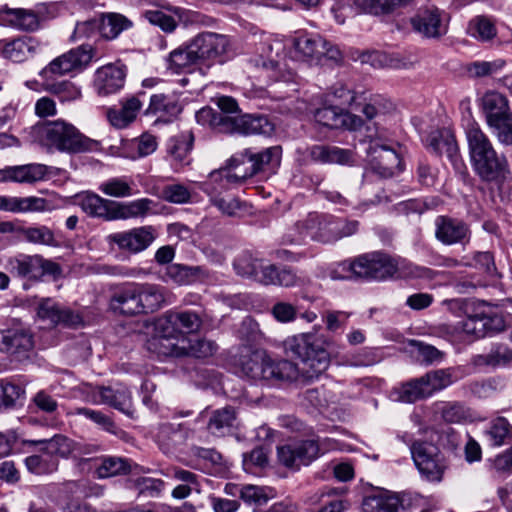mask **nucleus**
Listing matches in <instances>:
<instances>
[{"instance_id":"nucleus-12","label":"nucleus","mask_w":512,"mask_h":512,"mask_svg":"<svg viewBox=\"0 0 512 512\" xmlns=\"http://www.w3.org/2000/svg\"><path fill=\"white\" fill-rule=\"evenodd\" d=\"M324 451L317 439H307L296 442L293 445H283L277 448L279 462L290 469L299 470L300 467L308 466Z\"/></svg>"},{"instance_id":"nucleus-55","label":"nucleus","mask_w":512,"mask_h":512,"mask_svg":"<svg viewBox=\"0 0 512 512\" xmlns=\"http://www.w3.org/2000/svg\"><path fill=\"white\" fill-rule=\"evenodd\" d=\"M323 222H320L317 214H309L305 219L296 223L295 227L298 231V237L291 240L292 243H299L306 237L319 240L320 228Z\"/></svg>"},{"instance_id":"nucleus-59","label":"nucleus","mask_w":512,"mask_h":512,"mask_svg":"<svg viewBox=\"0 0 512 512\" xmlns=\"http://www.w3.org/2000/svg\"><path fill=\"white\" fill-rule=\"evenodd\" d=\"M302 405L307 410V413L324 414L328 407V399L325 391L308 389L303 395Z\"/></svg>"},{"instance_id":"nucleus-53","label":"nucleus","mask_w":512,"mask_h":512,"mask_svg":"<svg viewBox=\"0 0 512 512\" xmlns=\"http://www.w3.org/2000/svg\"><path fill=\"white\" fill-rule=\"evenodd\" d=\"M174 319L178 326L179 334L182 338L184 334L197 332L202 326V318L195 311H176L173 310Z\"/></svg>"},{"instance_id":"nucleus-36","label":"nucleus","mask_w":512,"mask_h":512,"mask_svg":"<svg viewBox=\"0 0 512 512\" xmlns=\"http://www.w3.org/2000/svg\"><path fill=\"white\" fill-rule=\"evenodd\" d=\"M328 41L317 34H300L293 40L295 50L305 59L320 60Z\"/></svg>"},{"instance_id":"nucleus-30","label":"nucleus","mask_w":512,"mask_h":512,"mask_svg":"<svg viewBox=\"0 0 512 512\" xmlns=\"http://www.w3.org/2000/svg\"><path fill=\"white\" fill-rule=\"evenodd\" d=\"M308 153L312 161L321 164L348 165L354 161L351 150L337 146L317 144L310 147Z\"/></svg>"},{"instance_id":"nucleus-35","label":"nucleus","mask_w":512,"mask_h":512,"mask_svg":"<svg viewBox=\"0 0 512 512\" xmlns=\"http://www.w3.org/2000/svg\"><path fill=\"white\" fill-rule=\"evenodd\" d=\"M155 203L149 198H140L130 202H118L115 204V220H127L132 218H144L153 213Z\"/></svg>"},{"instance_id":"nucleus-3","label":"nucleus","mask_w":512,"mask_h":512,"mask_svg":"<svg viewBox=\"0 0 512 512\" xmlns=\"http://www.w3.org/2000/svg\"><path fill=\"white\" fill-rule=\"evenodd\" d=\"M165 288L150 283H126L112 293L109 307L112 312L123 316H137L153 313L166 302Z\"/></svg>"},{"instance_id":"nucleus-25","label":"nucleus","mask_w":512,"mask_h":512,"mask_svg":"<svg viewBox=\"0 0 512 512\" xmlns=\"http://www.w3.org/2000/svg\"><path fill=\"white\" fill-rule=\"evenodd\" d=\"M47 174V166L38 163L9 166L0 169V182L13 181L33 184L41 181Z\"/></svg>"},{"instance_id":"nucleus-61","label":"nucleus","mask_w":512,"mask_h":512,"mask_svg":"<svg viewBox=\"0 0 512 512\" xmlns=\"http://www.w3.org/2000/svg\"><path fill=\"white\" fill-rule=\"evenodd\" d=\"M129 471V464L122 458L109 457L102 461L97 467L96 473L99 478L113 477L125 474Z\"/></svg>"},{"instance_id":"nucleus-15","label":"nucleus","mask_w":512,"mask_h":512,"mask_svg":"<svg viewBox=\"0 0 512 512\" xmlns=\"http://www.w3.org/2000/svg\"><path fill=\"white\" fill-rule=\"evenodd\" d=\"M366 152L372 171L382 178L392 177L400 167V156L379 138H370Z\"/></svg>"},{"instance_id":"nucleus-41","label":"nucleus","mask_w":512,"mask_h":512,"mask_svg":"<svg viewBox=\"0 0 512 512\" xmlns=\"http://www.w3.org/2000/svg\"><path fill=\"white\" fill-rule=\"evenodd\" d=\"M142 107L138 97H131L123 102L121 109L108 111L110 123L117 128H124L133 122Z\"/></svg>"},{"instance_id":"nucleus-9","label":"nucleus","mask_w":512,"mask_h":512,"mask_svg":"<svg viewBox=\"0 0 512 512\" xmlns=\"http://www.w3.org/2000/svg\"><path fill=\"white\" fill-rule=\"evenodd\" d=\"M7 271L16 278L40 281L43 276H59L61 267L58 263L45 259L39 254H19L10 257L6 264Z\"/></svg>"},{"instance_id":"nucleus-34","label":"nucleus","mask_w":512,"mask_h":512,"mask_svg":"<svg viewBox=\"0 0 512 512\" xmlns=\"http://www.w3.org/2000/svg\"><path fill=\"white\" fill-rule=\"evenodd\" d=\"M359 223L356 220L331 219L323 222L320 228L319 240L333 242L356 233Z\"/></svg>"},{"instance_id":"nucleus-50","label":"nucleus","mask_w":512,"mask_h":512,"mask_svg":"<svg viewBox=\"0 0 512 512\" xmlns=\"http://www.w3.org/2000/svg\"><path fill=\"white\" fill-rule=\"evenodd\" d=\"M25 388L11 381L0 380V409L14 408L25 398Z\"/></svg>"},{"instance_id":"nucleus-6","label":"nucleus","mask_w":512,"mask_h":512,"mask_svg":"<svg viewBox=\"0 0 512 512\" xmlns=\"http://www.w3.org/2000/svg\"><path fill=\"white\" fill-rule=\"evenodd\" d=\"M421 431L429 441H415L410 448L412 458L421 475L428 481H441L443 465L435 442L440 440L442 431L434 427H426Z\"/></svg>"},{"instance_id":"nucleus-7","label":"nucleus","mask_w":512,"mask_h":512,"mask_svg":"<svg viewBox=\"0 0 512 512\" xmlns=\"http://www.w3.org/2000/svg\"><path fill=\"white\" fill-rule=\"evenodd\" d=\"M282 149L280 146H271L262 151L244 149L230 158V166L238 169L243 180L259 173L272 174L280 166Z\"/></svg>"},{"instance_id":"nucleus-16","label":"nucleus","mask_w":512,"mask_h":512,"mask_svg":"<svg viewBox=\"0 0 512 512\" xmlns=\"http://www.w3.org/2000/svg\"><path fill=\"white\" fill-rule=\"evenodd\" d=\"M427 148L436 155H446L457 171L466 170L455 135L446 128L432 131L426 139Z\"/></svg>"},{"instance_id":"nucleus-54","label":"nucleus","mask_w":512,"mask_h":512,"mask_svg":"<svg viewBox=\"0 0 512 512\" xmlns=\"http://www.w3.org/2000/svg\"><path fill=\"white\" fill-rule=\"evenodd\" d=\"M491 444L501 446L512 440V426L506 418H495L486 430Z\"/></svg>"},{"instance_id":"nucleus-39","label":"nucleus","mask_w":512,"mask_h":512,"mask_svg":"<svg viewBox=\"0 0 512 512\" xmlns=\"http://www.w3.org/2000/svg\"><path fill=\"white\" fill-rule=\"evenodd\" d=\"M433 274L434 272L430 268L416 265L405 258L392 257L391 278L396 277L399 279H428L432 278Z\"/></svg>"},{"instance_id":"nucleus-58","label":"nucleus","mask_w":512,"mask_h":512,"mask_svg":"<svg viewBox=\"0 0 512 512\" xmlns=\"http://www.w3.org/2000/svg\"><path fill=\"white\" fill-rule=\"evenodd\" d=\"M469 33L480 41H489L497 35L494 23L487 17L478 16L469 24Z\"/></svg>"},{"instance_id":"nucleus-23","label":"nucleus","mask_w":512,"mask_h":512,"mask_svg":"<svg viewBox=\"0 0 512 512\" xmlns=\"http://www.w3.org/2000/svg\"><path fill=\"white\" fill-rule=\"evenodd\" d=\"M194 135L191 131H182L170 137L166 143L167 155L176 170L188 165L193 148Z\"/></svg>"},{"instance_id":"nucleus-62","label":"nucleus","mask_w":512,"mask_h":512,"mask_svg":"<svg viewBox=\"0 0 512 512\" xmlns=\"http://www.w3.org/2000/svg\"><path fill=\"white\" fill-rule=\"evenodd\" d=\"M25 239L33 244L56 246L53 231L46 226L28 227L23 230Z\"/></svg>"},{"instance_id":"nucleus-38","label":"nucleus","mask_w":512,"mask_h":512,"mask_svg":"<svg viewBox=\"0 0 512 512\" xmlns=\"http://www.w3.org/2000/svg\"><path fill=\"white\" fill-rule=\"evenodd\" d=\"M62 75H51L50 77L40 76L45 91L57 96L60 101H72L80 98V89L71 81H57Z\"/></svg>"},{"instance_id":"nucleus-14","label":"nucleus","mask_w":512,"mask_h":512,"mask_svg":"<svg viewBox=\"0 0 512 512\" xmlns=\"http://www.w3.org/2000/svg\"><path fill=\"white\" fill-rule=\"evenodd\" d=\"M156 235L153 226H140L112 233L107 236V242L116 245L119 250L137 254L146 250L154 242Z\"/></svg>"},{"instance_id":"nucleus-42","label":"nucleus","mask_w":512,"mask_h":512,"mask_svg":"<svg viewBox=\"0 0 512 512\" xmlns=\"http://www.w3.org/2000/svg\"><path fill=\"white\" fill-rule=\"evenodd\" d=\"M392 396L395 400L404 403H414L429 397L422 376L395 388Z\"/></svg>"},{"instance_id":"nucleus-5","label":"nucleus","mask_w":512,"mask_h":512,"mask_svg":"<svg viewBox=\"0 0 512 512\" xmlns=\"http://www.w3.org/2000/svg\"><path fill=\"white\" fill-rule=\"evenodd\" d=\"M195 117L198 123L226 134H268L273 130L272 124L265 116L249 114L230 116L218 113L210 107H204L196 113Z\"/></svg>"},{"instance_id":"nucleus-8","label":"nucleus","mask_w":512,"mask_h":512,"mask_svg":"<svg viewBox=\"0 0 512 512\" xmlns=\"http://www.w3.org/2000/svg\"><path fill=\"white\" fill-rule=\"evenodd\" d=\"M482 109L487 125L504 145H512V112L506 96L490 91L482 98Z\"/></svg>"},{"instance_id":"nucleus-22","label":"nucleus","mask_w":512,"mask_h":512,"mask_svg":"<svg viewBox=\"0 0 512 512\" xmlns=\"http://www.w3.org/2000/svg\"><path fill=\"white\" fill-rule=\"evenodd\" d=\"M182 109L178 96L174 94H153L150 97V103L145 110V114L157 116L158 120L169 123L179 116Z\"/></svg>"},{"instance_id":"nucleus-33","label":"nucleus","mask_w":512,"mask_h":512,"mask_svg":"<svg viewBox=\"0 0 512 512\" xmlns=\"http://www.w3.org/2000/svg\"><path fill=\"white\" fill-rule=\"evenodd\" d=\"M93 397L96 402L109 405L123 414L131 413V395L125 388L115 390L111 387H99Z\"/></svg>"},{"instance_id":"nucleus-57","label":"nucleus","mask_w":512,"mask_h":512,"mask_svg":"<svg viewBox=\"0 0 512 512\" xmlns=\"http://www.w3.org/2000/svg\"><path fill=\"white\" fill-rule=\"evenodd\" d=\"M223 215L238 217L245 211V204L232 195H221L210 200Z\"/></svg>"},{"instance_id":"nucleus-28","label":"nucleus","mask_w":512,"mask_h":512,"mask_svg":"<svg viewBox=\"0 0 512 512\" xmlns=\"http://www.w3.org/2000/svg\"><path fill=\"white\" fill-rule=\"evenodd\" d=\"M402 506L400 497L389 490L377 489L363 498L362 512H398Z\"/></svg>"},{"instance_id":"nucleus-47","label":"nucleus","mask_w":512,"mask_h":512,"mask_svg":"<svg viewBox=\"0 0 512 512\" xmlns=\"http://www.w3.org/2000/svg\"><path fill=\"white\" fill-rule=\"evenodd\" d=\"M512 361V350L505 344H496L486 354L475 357V364L479 366L498 367L507 365Z\"/></svg>"},{"instance_id":"nucleus-56","label":"nucleus","mask_w":512,"mask_h":512,"mask_svg":"<svg viewBox=\"0 0 512 512\" xmlns=\"http://www.w3.org/2000/svg\"><path fill=\"white\" fill-rule=\"evenodd\" d=\"M429 397L453 383L450 370H435L422 376Z\"/></svg>"},{"instance_id":"nucleus-2","label":"nucleus","mask_w":512,"mask_h":512,"mask_svg":"<svg viewBox=\"0 0 512 512\" xmlns=\"http://www.w3.org/2000/svg\"><path fill=\"white\" fill-rule=\"evenodd\" d=\"M465 135L474 172L482 181L502 186L510 176L505 155L494 149L488 136L474 120L467 123Z\"/></svg>"},{"instance_id":"nucleus-11","label":"nucleus","mask_w":512,"mask_h":512,"mask_svg":"<svg viewBox=\"0 0 512 512\" xmlns=\"http://www.w3.org/2000/svg\"><path fill=\"white\" fill-rule=\"evenodd\" d=\"M190 43L198 62L207 66L223 63L230 47L227 36L213 32L200 33Z\"/></svg>"},{"instance_id":"nucleus-29","label":"nucleus","mask_w":512,"mask_h":512,"mask_svg":"<svg viewBox=\"0 0 512 512\" xmlns=\"http://www.w3.org/2000/svg\"><path fill=\"white\" fill-rule=\"evenodd\" d=\"M166 475L178 482L172 490V497L175 499H184L193 492L199 493L201 490L200 476L194 472L178 466H172L167 469Z\"/></svg>"},{"instance_id":"nucleus-21","label":"nucleus","mask_w":512,"mask_h":512,"mask_svg":"<svg viewBox=\"0 0 512 512\" xmlns=\"http://www.w3.org/2000/svg\"><path fill=\"white\" fill-rule=\"evenodd\" d=\"M126 78L125 66L108 64L97 69L94 78V87L99 95L106 96L119 91Z\"/></svg>"},{"instance_id":"nucleus-13","label":"nucleus","mask_w":512,"mask_h":512,"mask_svg":"<svg viewBox=\"0 0 512 512\" xmlns=\"http://www.w3.org/2000/svg\"><path fill=\"white\" fill-rule=\"evenodd\" d=\"M95 55V50L87 44L73 48L54 58L40 72L39 76L66 75L84 69Z\"/></svg>"},{"instance_id":"nucleus-37","label":"nucleus","mask_w":512,"mask_h":512,"mask_svg":"<svg viewBox=\"0 0 512 512\" xmlns=\"http://www.w3.org/2000/svg\"><path fill=\"white\" fill-rule=\"evenodd\" d=\"M192 434L193 431L181 423L164 422L160 424L156 438L161 445L170 448L184 444Z\"/></svg>"},{"instance_id":"nucleus-43","label":"nucleus","mask_w":512,"mask_h":512,"mask_svg":"<svg viewBox=\"0 0 512 512\" xmlns=\"http://www.w3.org/2000/svg\"><path fill=\"white\" fill-rule=\"evenodd\" d=\"M413 1L414 0H355L354 3L361 11L380 16L389 15Z\"/></svg>"},{"instance_id":"nucleus-26","label":"nucleus","mask_w":512,"mask_h":512,"mask_svg":"<svg viewBox=\"0 0 512 512\" xmlns=\"http://www.w3.org/2000/svg\"><path fill=\"white\" fill-rule=\"evenodd\" d=\"M33 336L23 327L0 330V352L21 353L33 348Z\"/></svg>"},{"instance_id":"nucleus-40","label":"nucleus","mask_w":512,"mask_h":512,"mask_svg":"<svg viewBox=\"0 0 512 512\" xmlns=\"http://www.w3.org/2000/svg\"><path fill=\"white\" fill-rule=\"evenodd\" d=\"M478 308L473 314L458 322L456 326L450 327L443 324L439 326L440 331H445L451 336L465 335L475 339L483 338V326H480Z\"/></svg>"},{"instance_id":"nucleus-31","label":"nucleus","mask_w":512,"mask_h":512,"mask_svg":"<svg viewBox=\"0 0 512 512\" xmlns=\"http://www.w3.org/2000/svg\"><path fill=\"white\" fill-rule=\"evenodd\" d=\"M166 68L172 74L191 72L193 66L198 64L196 54L190 41L172 50L165 59Z\"/></svg>"},{"instance_id":"nucleus-20","label":"nucleus","mask_w":512,"mask_h":512,"mask_svg":"<svg viewBox=\"0 0 512 512\" xmlns=\"http://www.w3.org/2000/svg\"><path fill=\"white\" fill-rule=\"evenodd\" d=\"M38 316L48 321L51 326L61 325L66 328H77L83 324L82 316L70 308L61 306L51 299H44L38 306Z\"/></svg>"},{"instance_id":"nucleus-60","label":"nucleus","mask_w":512,"mask_h":512,"mask_svg":"<svg viewBox=\"0 0 512 512\" xmlns=\"http://www.w3.org/2000/svg\"><path fill=\"white\" fill-rule=\"evenodd\" d=\"M154 336L169 338L181 342L178 326L176 325L173 310L165 312L155 324Z\"/></svg>"},{"instance_id":"nucleus-27","label":"nucleus","mask_w":512,"mask_h":512,"mask_svg":"<svg viewBox=\"0 0 512 512\" xmlns=\"http://www.w3.org/2000/svg\"><path fill=\"white\" fill-rule=\"evenodd\" d=\"M0 24L23 31H35L40 27V19L32 10L3 7L0 9Z\"/></svg>"},{"instance_id":"nucleus-18","label":"nucleus","mask_w":512,"mask_h":512,"mask_svg":"<svg viewBox=\"0 0 512 512\" xmlns=\"http://www.w3.org/2000/svg\"><path fill=\"white\" fill-rule=\"evenodd\" d=\"M435 237L444 245H465L471 239V230L463 220L440 215L435 219Z\"/></svg>"},{"instance_id":"nucleus-1","label":"nucleus","mask_w":512,"mask_h":512,"mask_svg":"<svg viewBox=\"0 0 512 512\" xmlns=\"http://www.w3.org/2000/svg\"><path fill=\"white\" fill-rule=\"evenodd\" d=\"M329 342L323 335L302 333L285 340L286 350L301 359L298 366L289 360H273L265 350L243 346L238 366L244 377L268 384L307 383L319 378L330 364Z\"/></svg>"},{"instance_id":"nucleus-45","label":"nucleus","mask_w":512,"mask_h":512,"mask_svg":"<svg viewBox=\"0 0 512 512\" xmlns=\"http://www.w3.org/2000/svg\"><path fill=\"white\" fill-rule=\"evenodd\" d=\"M480 326H483V337L499 333L505 328V320L501 313L482 302L478 306Z\"/></svg>"},{"instance_id":"nucleus-4","label":"nucleus","mask_w":512,"mask_h":512,"mask_svg":"<svg viewBox=\"0 0 512 512\" xmlns=\"http://www.w3.org/2000/svg\"><path fill=\"white\" fill-rule=\"evenodd\" d=\"M41 146L50 152L78 154L100 149V142L82 134L73 124L58 119L35 128Z\"/></svg>"},{"instance_id":"nucleus-10","label":"nucleus","mask_w":512,"mask_h":512,"mask_svg":"<svg viewBox=\"0 0 512 512\" xmlns=\"http://www.w3.org/2000/svg\"><path fill=\"white\" fill-rule=\"evenodd\" d=\"M349 269L359 278L386 280L391 278L392 256L380 251L366 253L351 261Z\"/></svg>"},{"instance_id":"nucleus-52","label":"nucleus","mask_w":512,"mask_h":512,"mask_svg":"<svg viewBox=\"0 0 512 512\" xmlns=\"http://www.w3.org/2000/svg\"><path fill=\"white\" fill-rule=\"evenodd\" d=\"M261 263L262 261L251 252L244 251L235 258L233 267L238 275L255 280L258 276Z\"/></svg>"},{"instance_id":"nucleus-24","label":"nucleus","mask_w":512,"mask_h":512,"mask_svg":"<svg viewBox=\"0 0 512 512\" xmlns=\"http://www.w3.org/2000/svg\"><path fill=\"white\" fill-rule=\"evenodd\" d=\"M79 206L92 218L114 221L116 201L99 196L94 192H85L78 196Z\"/></svg>"},{"instance_id":"nucleus-64","label":"nucleus","mask_w":512,"mask_h":512,"mask_svg":"<svg viewBox=\"0 0 512 512\" xmlns=\"http://www.w3.org/2000/svg\"><path fill=\"white\" fill-rule=\"evenodd\" d=\"M30 39L18 38L5 44L3 54L13 62H22L31 50Z\"/></svg>"},{"instance_id":"nucleus-48","label":"nucleus","mask_w":512,"mask_h":512,"mask_svg":"<svg viewBox=\"0 0 512 512\" xmlns=\"http://www.w3.org/2000/svg\"><path fill=\"white\" fill-rule=\"evenodd\" d=\"M147 349L158 356L165 357H182L185 354L182 343L180 344L179 341L174 342L172 339L158 336H153L147 341Z\"/></svg>"},{"instance_id":"nucleus-46","label":"nucleus","mask_w":512,"mask_h":512,"mask_svg":"<svg viewBox=\"0 0 512 512\" xmlns=\"http://www.w3.org/2000/svg\"><path fill=\"white\" fill-rule=\"evenodd\" d=\"M101 24V37L106 40L117 38L121 32L132 27V21L122 14L108 13L102 16Z\"/></svg>"},{"instance_id":"nucleus-63","label":"nucleus","mask_w":512,"mask_h":512,"mask_svg":"<svg viewBox=\"0 0 512 512\" xmlns=\"http://www.w3.org/2000/svg\"><path fill=\"white\" fill-rule=\"evenodd\" d=\"M342 110L336 106H327L317 109L314 117L323 126L339 129L343 126V121H341Z\"/></svg>"},{"instance_id":"nucleus-51","label":"nucleus","mask_w":512,"mask_h":512,"mask_svg":"<svg viewBox=\"0 0 512 512\" xmlns=\"http://www.w3.org/2000/svg\"><path fill=\"white\" fill-rule=\"evenodd\" d=\"M181 343L185 352L184 356H192L195 358L210 357L218 348L214 341L204 338H197L189 341H187L186 338H182Z\"/></svg>"},{"instance_id":"nucleus-49","label":"nucleus","mask_w":512,"mask_h":512,"mask_svg":"<svg viewBox=\"0 0 512 512\" xmlns=\"http://www.w3.org/2000/svg\"><path fill=\"white\" fill-rule=\"evenodd\" d=\"M25 465L30 472L43 475L55 472L58 469L59 461L48 452L42 451L41 454L27 457Z\"/></svg>"},{"instance_id":"nucleus-32","label":"nucleus","mask_w":512,"mask_h":512,"mask_svg":"<svg viewBox=\"0 0 512 512\" xmlns=\"http://www.w3.org/2000/svg\"><path fill=\"white\" fill-rule=\"evenodd\" d=\"M24 444L42 445L41 451L48 452L51 456L58 459L68 458L77 448V444L68 437L60 434H54L51 438L23 440Z\"/></svg>"},{"instance_id":"nucleus-44","label":"nucleus","mask_w":512,"mask_h":512,"mask_svg":"<svg viewBox=\"0 0 512 512\" xmlns=\"http://www.w3.org/2000/svg\"><path fill=\"white\" fill-rule=\"evenodd\" d=\"M98 190L114 198H127L138 193L134 181L128 177H113L102 182Z\"/></svg>"},{"instance_id":"nucleus-19","label":"nucleus","mask_w":512,"mask_h":512,"mask_svg":"<svg viewBox=\"0 0 512 512\" xmlns=\"http://www.w3.org/2000/svg\"><path fill=\"white\" fill-rule=\"evenodd\" d=\"M243 176L238 169L230 166V159L224 168L212 171L208 178L202 182L201 190L209 196V199L224 195L233 185L243 183Z\"/></svg>"},{"instance_id":"nucleus-17","label":"nucleus","mask_w":512,"mask_h":512,"mask_svg":"<svg viewBox=\"0 0 512 512\" xmlns=\"http://www.w3.org/2000/svg\"><path fill=\"white\" fill-rule=\"evenodd\" d=\"M412 30L428 39H438L447 33L442 13L437 7H422L410 18Z\"/></svg>"}]
</instances>
